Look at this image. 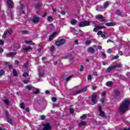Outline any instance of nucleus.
Segmentation results:
<instances>
[{"instance_id": "nucleus-5", "label": "nucleus", "mask_w": 130, "mask_h": 130, "mask_svg": "<svg viewBox=\"0 0 130 130\" xmlns=\"http://www.w3.org/2000/svg\"><path fill=\"white\" fill-rule=\"evenodd\" d=\"M95 19L100 22H105V17L102 15H97L95 16Z\"/></svg>"}, {"instance_id": "nucleus-11", "label": "nucleus", "mask_w": 130, "mask_h": 130, "mask_svg": "<svg viewBox=\"0 0 130 130\" xmlns=\"http://www.w3.org/2000/svg\"><path fill=\"white\" fill-rule=\"evenodd\" d=\"M57 34V32H56V31H55L54 32H53L49 37V40L50 41H52L53 39V37L54 36H55V35H56V34Z\"/></svg>"}, {"instance_id": "nucleus-16", "label": "nucleus", "mask_w": 130, "mask_h": 130, "mask_svg": "<svg viewBox=\"0 0 130 130\" xmlns=\"http://www.w3.org/2000/svg\"><path fill=\"white\" fill-rule=\"evenodd\" d=\"M39 49H38V51L39 52H41L42 50L43 49V46L41 45V44H39L38 45Z\"/></svg>"}, {"instance_id": "nucleus-48", "label": "nucleus", "mask_w": 130, "mask_h": 130, "mask_svg": "<svg viewBox=\"0 0 130 130\" xmlns=\"http://www.w3.org/2000/svg\"><path fill=\"white\" fill-rule=\"evenodd\" d=\"M98 35L99 36H100V35H102L103 34V32L102 31H101V30H100V31H99L98 32Z\"/></svg>"}, {"instance_id": "nucleus-42", "label": "nucleus", "mask_w": 130, "mask_h": 130, "mask_svg": "<svg viewBox=\"0 0 130 130\" xmlns=\"http://www.w3.org/2000/svg\"><path fill=\"white\" fill-rule=\"evenodd\" d=\"M69 110H70V112L71 114H73V113H74V112H75V110L73 108H70Z\"/></svg>"}, {"instance_id": "nucleus-45", "label": "nucleus", "mask_w": 130, "mask_h": 130, "mask_svg": "<svg viewBox=\"0 0 130 130\" xmlns=\"http://www.w3.org/2000/svg\"><path fill=\"white\" fill-rule=\"evenodd\" d=\"M29 67V63L28 62L24 63V68L25 69H27Z\"/></svg>"}, {"instance_id": "nucleus-63", "label": "nucleus", "mask_w": 130, "mask_h": 130, "mask_svg": "<svg viewBox=\"0 0 130 130\" xmlns=\"http://www.w3.org/2000/svg\"><path fill=\"white\" fill-rule=\"evenodd\" d=\"M20 13H22V15H25V14H26V12H25V11H23V10H22V11H20Z\"/></svg>"}, {"instance_id": "nucleus-10", "label": "nucleus", "mask_w": 130, "mask_h": 130, "mask_svg": "<svg viewBox=\"0 0 130 130\" xmlns=\"http://www.w3.org/2000/svg\"><path fill=\"white\" fill-rule=\"evenodd\" d=\"M39 21H40V18L37 17L36 16H34V18L31 20V21L32 22V23H38Z\"/></svg>"}, {"instance_id": "nucleus-58", "label": "nucleus", "mask_w": 130, "mask_h": 130, "mask_svg": "<svg viewBox=\"0 0 130 130\" xmlns=\"http://www.w3.org/2000/svg\"><path fill=\"white\" fill-rule=\"evenodd\" d=\"M102 96H103V97H105L106 96V92H103L102 93Z\"/></svg>"}, {"instance_id": "nucleus-25", "label": "nucleus", "mask_w": 130, "mask_h": 130, "mask_svg": "<svg viewBox=\"0 0 130 130\" xmlns=\"http://www.w3.org/2000/svg\"><path fill=\"white\" fill-rule=\"evenodd\" d=\"M99 30V27H98V25H96L93 29V32H98Z\"/></svg>"}, {"instance_id": "nucleus-50", "label": "nucleus", "mask_w": 130, "mask_h": 130, "mask_svg": "<svg viewBox=\"0 0 130 130\" xmlns=\"http://www.w3.org/2000/svg\"><path fill=\"white\" fill-rule=\"evenodd\" d=\"M50 50L51 52H52V51H53V50H54V46H51L50 48Z\"/></svg>"}, {"instance_id": "nucleus-27", "label": "nucleus", "mask_w": 130, "mask_h": 130, "mask_svg": "<svg viewBox=\"0 0 130 130\" xmlns=\"http://www.w3.org/2000/svg\"><path fill=\"white\" fill-rule=\"evenodd\" d=\"M112 70H114V68L113 66L109 67L107 68V72L109 73L111 71H112Z\"/></svg>"}, {"instance_id": "nucleus-12", "label": "nucleus", "mask_w": 130, "mask_h": 130, "mask_svg": "<svg viewBox=\"0 0 130 130\" xmlns=\"http://www.w3.org/2000/svg\"><path fill=\"white\" fill-rule=\"evenodd\" d=\"M106 26L107 27H114L115 26V23L114 22H108L105 24Z\"/></svg>"}, {"instance_id": "nucleus-38", "label": "nucleus", "mask_w": 130, "mask_h": 130, "mask_svg": "<svg viewBox=\"0 0 130 130\" xmlns=\"http://www.w3.org/2000/svg\"><path fill=\"white\" fill-rule=\"evenodd\" d=\"M118 58H119V56L118 55H116L112 57V60H114V59H118Z\"/></svg>"}, {"instance_id": "nucleus-29", "label": "nucleus", "mask_w": 130, "mask_h": 130, "mask_svg": "<svg viewBox=\"0 0 130 130\" xmlns=\"http://www.w3.org/2000/svg\"><path fill=\"white\" fill-rule=\"evenodd\" d=\"M20 32L22 33V34H29V31L26 30H21Z\"/></svg>"}, {"instance_id": "nucleus-32", "label": "nucleus", "mask_w": 130, "mask_h": 130, "mask_svg": "<svg viewBox=\"0 0 130 130\" xmlns=\"http://www.w3.org/2000/svg\"><path fill=\"white\" fill-rule=\"evenodd\" d=\"M20 107L21 109H24V108H25V104H24V103H21L20 104Z\"/></svg>"}, {"instance_id": "nucleus-57", "label": "nucleus", "mask_w": 130, "mask_h": 130, "mask_svg": "<svg viewBox=\"0 0 130 130\" xmlns=\"http://www.w3.org/2000/svg\"><path fill=\"white\" fill-rule=\"evenodd\" d=\"M107 43H109V42H111L112 43H114V42H113V41L109 39L107 41Z\"/></svg>"}, {"instance_id": "nucleus-56", "label": "nucleus", "mask_w": 130, "mask_h": 130, "mask_svg": "<svg viewBox=\"0 0 130 130\" xmlns=\"http://www.w3.org/2000/svg\"><path fill=\"white\" fill-rule=\"evenodd\" d=\"M5 44V42L3 40H0V45H4Z\"/></svg>"}, {"instance_id": "nucleus-39", "label": "nucleus", "mask_w": 130, "mask_h": 130, "mask_svg": "<svg viewBox=\"0 0 130 130\" xmlns=\"http://www.w3.org/2000/svg\"><path fill=\"white\" fill-rule=\"evenodd\" d=\"M72 78H73V75H70L69 76H68L67 78H66V81L68 82L70 80H71V79H72Z\"/></svg>"}, {"instance_id": "nucleus-4", "label": "nucleus", "mask_w": 130, "mask_h": 130, "mask_svg": "<svg viewBox=\"0 0 130 130\" xmlns=\"http://www.w3.org/2000/svg\"><path fill=\"white\" fill-rule=\"evenodd\" d=\"M91 22L88 21H84L79 22V27H86L87 26H90Z\"/></svg>"}, {"instance_id": "nucleus-64", "label": "nucleus", "mask_w": 130, "mask_h": 130, "mask_svg": "<svg viewBox=\"0 0 130 130\" xmlns=\"http://www.w3.org/2000/svg\"><path fill=\"white\" fill-rule=\"evenodd\" d=\"M25 111H26V112H30V109H29L28 108H26Z\"/></svg>"}, {"instance_id": "nucleus-49", "label": "nucleus", "mask_w": 130, "mask_h": 130, "mask_svg": "<svg viewBox=\"0 0 130 130\" xmlns=\"http://www.w3.org/2000/svg\"><path fill=\"white\" fill-rule=\"evenodd\" d=\"M80 72H83L84 71V66L83 65L80 66Z\"/></svg>"}, {"instance_id": "nucleus-21", "label": "nucleus", "mask_w": 130, "mask_h": 130, "mask_svg": "<svg viewBox=\"0 0 130 130\" xmlns=\"http://www.w3.org/2000/svg\"><path fill=\"white\" fill-rule=\"evenodd\" d=\"M113 67L114 69H116V68H118L119 69V68L122 67V64H117L116 65L113 66Z\"/></svg>"}, {"instance_id": "nucleus-20", "label": "nucleus", "mask_w": 130, "mask_h": 130, "mask_svg": "<svg viewBox=\"0 0 130 130\" xmlns=\"http://www.w3.org/2000/svg\"><path fill=\"white\" fill-rule=\"evenodd\" d=\"M108 6H109V2L108 1H107L104 4V9H106V8H108Z\"/></svg>"}, {"instance_id": "nucleus-22", "label": "nucleus", "mask_w": 130, "mask_h": 130, "mask_svg": "<svg viewBox=\"0 0 130 130\" xmlns=\"http://www.w3.org/2000/svg\"><path fill=\"white\" fill-rule=\"evenodd\" d=\"M71 23L72 25H76L77 23V20L72 19V20H71Z\"/></svg>"}, {"instance_id": "nucleus-14", "label": "nucleus", "mask_w": 130, "mask_h": 130, "mask_svg": "<svg viewBox=\"0 0 130 130\" xmlns=\"http://www.w3.org/2000/svg\"><path fill=\"white\" fill-rule=\"evenodd\" d=\"M88 52H91V53H94L95 52V49L92 47H89L87 49Z\"/></svg>"}, {"instance_id": "nucleus-59", "label": "nucleus", "mask_w": 130, "mask_h": 130, "mask_svg": "<svg viewBox=\"0 0 130 130\" xmlns=\"http://www.w3.org/2000/svg\"><path fill=\"white\" fill-rule=\"evenodd\" d=\"M41 118L42 120H44V119H45V116H44V115H42V116H41Z\"/></svg>"}, {"instance_id": "nucleus-9", "label": "nucleus", "mask_w": 130, "mask_h": 130, "mask_svg": "<svg viewBox=\"0 0 130 130\" xmlns=\"http://www.w3.org/2000/svg\"><path fill=\"white\" fill-rule=\"evenodd\" d=\"M8 6L9 8L12 9V8H14V2H13V0H8L7 2Z\"/></svg>"}, {"instance_id": "nucleus-60", "label": "nucleus", "mask_w": 130, "mask_h": 130, "mask_svg": "<svg viewBox=\"0 0 130 130\" xmlns=\"http://www.w3.org/2000/svg\"><path fill=\"white\" fill-rule=\"evenodd\" d=\"M8 68H9V70H11V69H13V65L8 64Z\"/></svg>"}, {"instance_id": "nucleus-6", "label": "nucleus", "mask_w": 130, "mask_h": 130, "mask_svg": "<svg viewBox=\"0 0 130 130\" xmlns=\"http://www.w3.org/2000/svg\"><path fill=\"white\" fill-rule=\"evenodd\" d=\"M91 102L93 104H97V95L92 94L91 95Z\"/></svg>"}, {"instance_id": "nucleus-30", "label": "nucleus", "mask_w": 130, "mask_h": 130, "mask_svg": "<svg viewBox=\"0 0 130 130\" xmlns=\"http://www.w3.org/2000/svg\"><path fill=\"white\" fill-rule=\"evenodd\" d=\"M100 116H102V117H104V116H105V112H104V111H101L100 112Z\"/></svg>"}, {"instance_id": "nucleus-7", "label": "nucleus", "mask_w": 130, "mask_h": 130, "mask_svg": "<svg viewBox=\"0 0 130 130\" xmlns=\"http://www.w3.org/2000/svg\"><path fill=\"white\" fill-rule=\"evenodd\" d=\"M16 54H17V52H10L7 54L6 56L7 57H12V58H13V57H14Z\"/></svg>"}, {"instance_id": "nucleus-18", "label": "nucleus", "mask_w": 130, "mask_h": 130, "mask_svg": "<svg viewBox=\"0 0 130 130\" xmlns=\"http://www.w3.org/2000/svg\"><path fill=\"white\" fill-rule=\"evenodd\" d=\"M113 85V82L112 81H108L106 83L107 87H111Z\"/></svg>"}, {"instance_id": "nucleus-28", "label": "nucleus", "mask_w": 130, "mask_h": 130, "mask_svg": "<svg viewBox=\"0 0 130 130\" xmlns=\"http://www.w3.org/2000/svg\"><path fill=\"white\" fill-rule=\"evenodd\" d=\"M114 93L116 96H119V95H120V92L118 90H115Z\"/></svg>"}, {"instance_id": "nucleus-26", "label": "nucleus", "mask_w": 130, "mask_h": 130, "mask_svg": "<svg viewBox=\"0 0 130 130\" xmlns=\"http://www.w3.org/2000/svg\"><path fill=\"white\" fill-rule=\"evenodd\" d=\"M22 76L24 78H27V77H29V73L28 72H24Z\"/></svg>"}, {"instance_id": "nucleus-44", "label": "nucleus", "mask_w": 130, "mask_h": 130, "mask_svg": "<svg viewBox=\"0 0 130 130\" xmlns=\"http://www.w3.org/2000/svg\"><path fill=\"white\" fill-rule=\"evenodd\" d=\"M7 33H8V34H10V35H12V34H13V30H12V29L10 30H7Z\"/></svg>"}, {"instance_id": "nucleus-62", "label": "nucleus", "mask_w": 130, "mask_h": 130, "mask_svg": "<svg viewBox=\"0 0 130 130\" xmlns=\"http://www.w3.org/2000/svg\"><path fill=\"white\" fill-rule=\"evenodd\" d=\"M111 52H112V51L111 50V49H109L107 50V53H111Z\"/></svg>"}, {"instance_id": "nucleus-41", "label": "nucleus", "mask_w": 130, "mask_h": 130, "mask_svg": "<svg viewBox=\"0 0 130 130\" xmlns=\"http://www.w3.org/2000/svg\"><path fill=\"white\" fill-rule=\"evenodd\" d=\"M36 9H40V4L37 3L35 5Z\"/></svg>"}, {"instance_id": "nucleus-24", "label": "nucleus", "mask_w": 130, "mask_h": 130, "mask_svg": "<svg viewBox=\"0 0 130 130\" xmlns=\"http://www.w3.org/2000/svg\"><path fill=\"white\" fill-rule=\"evenodd\" d=\"M36 91H34L33 94H35V95L39 94V93H40V90H39V88H36Z\"/></svg>"}, {"instance_id": "nucleus-36", "label": "nucleus", "mask_w": 130, "mask_h": 130, "mask_svg": "<svg viewBox=\"0 0 130 130\" xmlns=\"http://www.w3.org/2000/svg\"><path fill=\"white\" fill-rule=\"evenodd\" d=\"M5 74V71L3 70H0V77H2V76H4Z\"/></svg>"}, {"instance_id": "nucleus-55", "label": "nucleus", "mask_w": 130, "mask_h": 130, "mask_svg": "<svg viewBox=\"0 0 130 130\" xmlns=\"http://www.w3.org/2000/svg\"><path fill=\"white\" fill-rule=\"evenodd\" d=\"M118 54L119 55H123V53L122 52V51H120V50H119V51H118Z\"/></svg>"}, {"instance_id": "nucleus-8", "label": "nucleus", "mask_w": 130, "mask_h": 130, "mask_svg": "<svg viewBox=\"0 0 130 130\" xmlns=\"http://www.w3.org/2000/svg\"><path fill=\"white\" fill-rule=\"evenodd\" d=\"M45 130H51V126L49 123H47L44 125V128Z\"/></svg>"}, {"instance_id": "nucleus-34", "label": "nucleus", "mask_w": 130, "mask_h": 130, "mask_svg": "<svg viewBox=\"0 0 130 130\" xmlns=\"http://www.w3.org/2000/svg\"><path fill=\"white\" fill-rule=\"evenodd\" d=\"M27 88L29 91H31V90H32V89H34L35 87L31 85H27Z\"/></svg>"}, {"instance_id": "nucleus-13", "label": "nucleus", "mask_w": 130, "mask_h": 130, "mask_svg": "<svg viewBox=\"0 0 130 130\" xmlns=\"http://www.w3.org/2000/svg\"><path fill=\"white\" fill-rule=\"evenodd\" d=\"M30 50H33V48L31 46H29L27 48H23V51H26V52H29Z\"/></svg>"}, {"instance_id": "nucleus-46", "label": "nucleus", "mask_w": 130, "mask_h": 130, "mask_svg": "<svg viewBox=\"0 0 130 130\" xmlns=\"http://www.w3.org/2000/svg\"><path fill=\"white\" fill-rule=\"evenodd\" d=\"M56 100H57L56 98H55L54 96L52 97V101H53V102H56Z\"/></svg>"}, {"instance_id": "nucleus-23", "label": "nucleus", "mask_w": 130, "mask_h": 130, "mask_svg": "<svg viewBox=\"0 0 130 130\" xmlns=\"http://www.w3.org/2000/svg\"><path fill=\"white\" fill-rule=\"evenodd\" d=\"M85 91V89H81L79 90L76 91V94H81L82 92H84Z\"/></svg>"}, {"instance_id": "nucleus-53", "label": "nucleus", "mask_w": 130, "mask_h": 130, "mask_svg": "<svg viewBox=\"0 0 130 130\" xmlns=\"http://www.w3.org/2000/svg\"><path fill=\"white\" fill-rule=\"evenodd\" d=\"M87 80H88V81H90V80H92V76H91L90 75H88Z\"/></svg>"}, {"instance_id": "nucleus-52", "label": "nucleus", "mask_w": 130, "mask_h": 130, "mask_svg": "<svg viewBox=\"0 0 130 130\" xmlns=\"http://www.w3.org/2000/svg\"><path fill=\"white\" fill-rule=\"evenodd\" d=\"M20 7L21 8L20 11H22V10H23L24 8H25V6H24V4H21Z\"/></svg>"}, {"instance_id": "nucleus-1", "label": "nucleus", "mask_w": 130, "mask_h": 130, "mask_svg": "<svg viewBox=\"0 0 130 130\" xmlns=\"http://www.w3.org/2000/svg\"><path fill=\"white\" fill-rule=\"evenodd\" d=\"M130 107V101L125 100L123 102L122 104H121L120 107L119 108V112L121 114H123L125 113Z\"/></svg>"}, {"instance_id": "nucleus-31", "label": "nucleus", "mask_w": 130, "mask_h": 130, "mask_svg": "<svg viewBox=\"0 0 130 130\" xmlns=\"http://www.w3.org/2000/svg\"><path fill=\"white\" fill-rule=\"evenodd\" d=\"M47 21L48 22H51V21H53V18L51 16H48L47 18Z\"/></svg>"}, {"instance_id": "nucleus-33", "label": "nucleus", "mask_w": 130, "mask_h": 130, "mask_svg": "<svg viewBox=\"0 0 130 130\" xmlns=\"http://www.w3.org/2000/svg\"><path fill=\"white\" fill-rule=\"evenodd\" d=\"M80 118L82 120H84V119H86L87 118V115L86 114L83 115L80 117Z\"/></svg>"}, {"instance_id": "nucleus-51", "label": "nucleus", "mask_w": 130, "mask_h": 130, "mask_svg": "<svg viewBox=\"0 0 130 130\" xmlns=\"http://www.w3.org/2000/svg\"><path fill=\"white\" fill-rule=\"evenodd\" d=\"M25 43H26V44H30V43H31L32 42V41H27V40H25L24 41Z\"/></svg>"}, {"instance_id": "nucleus-47", "label": "nucleus", "mask_w": 130, "mask_h": 130, "mask_svg": "<svg viewBox=\"0 0 130 130\" xmlns=\"http://www.w3.org/2000/svg\"><path fill=\"white\" fill-rule=\"evenodd\" d=\"M98 27H99V30L101 29L106 28V26H98Z\"/></svg>"}, {"instance_id": "nucleus-40", "label": "nucleus", "mask_w": 130, "mask_h": 130, "mask_svg": "<svg viewBox=\"0 0 130 130\" xmlns=\"http://www.w3.org/2000/svg\"><path fill=\"white\" fill-rule=\"evenodd\" d=\"M40 78H42L44 76V72H40L39 74Z\"/></svg>"}, {"instance_id": "nucleus-37", "label": "nucleus", "mask_w": 130, "mask_h": 130, "mask_svg": "<svg viewBox=\"0 0 130 130\" xmlns=\"http://www.w3.org/2000/svg\"><path fill=\"white\" fill-rule=\"evenodd\" d=\"M116 13L118 16H122L121 12L119 10H116Z\"/></svg>"}, {"instance_id": "nucleus-61", "label": "nucleus", "mask_w": 130, "mask_h": 130, "mask_svg": "<svg viewBox=\"0 0 130 130\" xmlns=\"http://www.w3.org/2000/svg\"><path fill=\"white\" fill-rule=\"evenodd\" d=\"M98 49L99 50H102V47L101 46H98Z\"/></svg>"}, {"instance_id": "nucleus-43", "label": "nucleus", "mask_w": 130, "mask_h": 130, "mask_svg": "<svg viewBox=\"0 0 130 130\" xmlns=\"http://www.w3.org/2000/svg\"><path fill=\"white\" fill-rule=\"evenodd\" d=\"M4 103L7 105L10 104V101H9V100L6 99V100H4Z\"/></svg>"}, {"instance_id": "nucleus-3", "label": "nucleus", "mask_w": 130, "mask_h": 130, "mask_svg": "<svg viewBox=\"0 0 130 130\" xmlns=\"http://www.w3.org/2000/svg\"><path fill=\"white\" fill-rule=\"evenodd\" d=\"M67 42V41L64 39H61L60 40H58L55 42V44L56 46H61V45H63Z\"/></svg>"}, {"instance_id": "nucleus-15", "label": "nucleus", "mask_w": 130, "mask_h": 130, "mask_svg": "<svg viewBox=\"0 0 130 130\" xmlns=\"http://www.w3.org/2000/svg\"><path fill=\"white\" fill-rule=\"evenodd\" d=\"M72 56H73V55L72 54H70L67 56H64L61 57V58H62V59H67V58H69V57H72Z\"/></svg>"}, {"instance_id": "nucleus-35", "label": "nucleus", "mask_w": 130, "mask_h": 130, "mask_svg": "<svg viewBox=\"0 0 130 130\" xmlns=\"http://www.w3.org/2000/svg\"><path fill=\"white\" fill-rule=\"evenodd\" d=\"M98 107L99 108L98 109V111H99V112L102 111V107H101V105H98Z\"/></svg>"}, {"instance_id": "nucleus-2", "label": "nucleus", "mask_w": 130, "mask_h": 130, "mask_svg": "<svg viewBox=\"0 0 130 130\" xmlns=\"http://www.w3.org/2000/svg\"><path fill=\"white\" fill-rule=\"evenodd\" d=\"M5 116L7 122H8V123L10 124L11 125H13L14 121L10 118V115H9V113L8 111L5 112Z\"/></svg>"}, {"instance_id": "nucleus-17", "label": "nucleus", "mask_w": 130, "mask_h": 130, "mask_svg": "<svg viewBox=\"0 0 130 130\" xmlns=\"http://www.w3.org/2000/svg\"><path fill=\"white\" fill-rule=\"evenodd\" d=\"M86 124H87V123L85 121H81V122L78 124V126L79 127H81V126H82V125L84 126V125H86Z\"/></svg>"}, {"instance_id": "nucleus-19", "label": "nucleus", "mask_w": 130, "mask_h": 130, "mask_svg": "<svg viewBox=\"0 0 130 130\" xmlns=\"http://www.w3.org/2000/svg\"><path fill=\"white\" fill-rule=\"evenodd\" d=\"M12 72L13 73L14 77H18V72H17L16 69H14Z\"/></svg>"}, {"instance_id": "nucleus-54", "label": "nucleus", "mask_w": 130, "mask_h": 130, "mask_svg": "<svg viewBox=\"0 0 130 130\" xmlns=\"http://www.w3.org/2000/svg\"><path fill=\"white\" fill-rule=\"evenodd\" d=\"M91 43V40H87L85 42V44L89 45Z\"/></svg>"}]
</instances>
